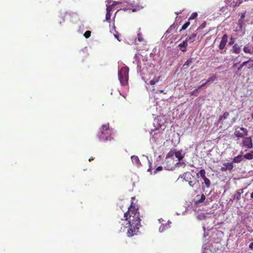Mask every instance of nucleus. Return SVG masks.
<instances>
[{
    "label": "nucleus",
    "instance_id": "obj_1",
    "mask_svg": "<svg viewBox=\"0 0 253 253\" xmlns=\"http://www.w3.org/2000/svg\"><path fill=\"white\" fill-rule=\"evenodd\" d=\"M128 212H129V217L128 222L126 224H128V226H126V228H128L126 234L128 237H130L137 234L138 230L141 226L140 224L141 219L140 213L138 211V209H136L134 207H133L132 205H131L128 208V211L124 213V217L126 220L128 219Z\"/></svg>",
    "mask_w": 253,
    "mask_h": 253
},
{
    "label": "nucleus",
    "instance_id": "obj_2",
    "mask_svg": "<svg viewBox=\"0 0 253 253\" xmlns=\"http://www.w3.org/2000/svg\"><path fill=\"white\" fill-rule=\"evenodd\" d=\"M139 54L136 53L133 57V64L137 65V73L139 74L142 80H144V76L147 75L150 70L154 67L153 64L147 58L142 56V61L144 63L143 67L139 57Z\"/></svg>",
    "mask_w": 253,
    "mask_h": 253
},
{
    "label": "nucleus",
    "instance_id": "obj_3",
    "mask_svg": "<svg viewBox=\"0 0 253 253\" xmlns=\"http://www.w3.org/2000/svg\"><path fill=\"white\" fill-rule=\"evenodd\" d=\"M113 134V128L109 127V124H106L102 126L97 134V136L99 141L105 142L113 139L112 137Z\"/></svg>",
    "mask_w": 253,
    "mask_h": 253
},
{
    "label": "nucleus",
    "instance_id": "obj_4",
    "mask_svg": "<svg viewBox=\"0 0 253 253\" xmlns=\"http://www.w3.org/2000/svg\"><path fill=\"white\" fill-rule=\"evenodd\" d=\"M129 68L125 66L118 71V79L122 85H126L128 83Z\"/></svg>",
    "mask_w": 253,
    "mask_h": 253
},
{
    "label": "nucleus",
    "instance_id": "obj_5",
    "mask_svg": "<svg viewBox=\"0 0 253 253\" xmlns=\"http://www.w3.org/2000/svg\"><path fill=\"white\" fill-rule=\"evenodd\" d=\"M248 131L246 128L237 126L235 128L234 134L235 136L240 138H244V136L248 135Z\"/></svg>",
    "mask_w": 253,
    "mask_h": 253
},
{
    "label": "nucleus",
    "instance_id": "obj_6",
    "mask_svg": "<svg viewBox=\"0 0 253 253\" xmlns=\"http://www.w3.org/2000/svg\"><path fill=\"white\" fill-rule=\"evenodd\" d=\"M243 146L247 149H251L253 148V143L251 137H244L242 140Z\"/></svg>",
    "mask_w": 253,
    "mask_h": 253
},
{
    "label": "nucleus",
    "instance_id": "obj_7",
    "mask_svg": "<svg viewBox=\"0 0 253 253\" xmlns=\"http://www.w3.org/2000/svg\"><path fill=\"white\" fill-rule=\"evenodd\" d=\"M244 193V189L237 190L233 196L232 200L238 202L241 199V195Z\"/></svg>",
    "mask_w": 253,
    "mask_h": 253
},
{
    "label": "nucleus",
    "instance_id": "obj_8",
    "mask_svg": "<svg viewBox=\"0 0 253 253\" xmlns=\"http://www.w3.org/2000/svg\"><path fill=\"white\" fill-rule=\"evenodd\" d=\"M161 119L162 117L159 116L157 118L154 119L153 124L155 127H156V130L161 127L164 124V123L162 122Z\"/></svg>",
    "mask_w": 253,
    "mask_h": 253
},
{
    "label": "nucleus",
    "instance_id": "obj_9",
    "mask_svg": "<svg viewBox=\"0 0 253 253\" xmlns=\"http://www.w3.org/2000/svg\"><path fill=\"white\" fill-rule=\"evenodd\" d=\"M228 41V36L226 34H224L222 37L220 44L219 45V48L220 49H223L224 48L227 42Z\"/></svg>",
    "mask_w": 253,
    "mask_h": 253
},
{
    "label": "nucleus",
    "instance_id": "obj_10",
    "mask_svg": "<svg viewBox=\"0 0 253 253\" xmlns=\"http://www.w3.org/2000/svg\"><path fill=\"white\" fill-rule=\"evenodd\" d=\"M223 165V166L220 169L222 171H226L227 170H231L233 168V162L225 163Z\"/></svg>",
    "mask_w": 253,
    "mask_h": 253
},
{
    "label": "nucleus",
    "instance_id": "obj_11",
    "mask_svg": "<svg viewBox=\"0 0 253 253\" xmlns=\"http://www.w3.org/2000/svg\"><path fill=\"white\" fill-rule=\"evenodd\" d=\"M131 160L132 164L135 165L137 168L141 167L142 165L138 156L135 155L132 156L131 157Z\"/></svg>",
    "mask_w": 253,
    "mask_h": 253
},
{
    "label": "nucleus",
    "instance_id": "obj_12",
    "mask_svg": "<svg viewBox=\"0 0 253 253\" xmlns=\"http://www.w3.org/2000/svg\"><path fill=\"white\" fill-rule=\"evenodd\" d=\"M125 2L128 4V5L132 6L131 10L133 12H135L137 10H140L142 8H143V6H142L141 5H137L136 6H133L132 5L133 2L129 0H125Z\"/></svg>",
    "mask_w": 253,
    "mask_h": 253
},
{
    "label": "nucleus",
    "instance_id": "obj_13",
    "mask_svg": "<svg viewBox=\"0 0 253 253\" xmlns=\"http://www.w3.org/2000/svg\"><path fill=\"white\" fill-rule=\"evenodd\" d=\"M231 51L233 53L239 54L241 51V46L239 45L237 43L234 44L232 46Z\"/></svg>",
    "mask_w": 253,
    "mask_h": 253
},
{
    "label": "nucleus",
    "instance_id": "obj_14",
    "mask_svg": "<svg viewBox=\"0 0 253 253\" xmlns=\"http://www.w3.org/2000/svg\"><path fill=\"white\" fill-rule=\"evenodd\" d=\"M188 46V42L185 40L183 41L181 43H179L178 47H179L180 50L182 52H185L187 50V47Z\"/></svg>",
    "mask_w": 253,
    "mask_h": 253
},
{
    "label": "nucleus",
    "instance_id": "obj_15",
    "mask_svg": "<svg viewBox=\"0 0 253 253\" xmlns=\"http://www.w3.org/2000/svg\"><path fill=\"white\" fill-rule=\"evenodd\" d=\"M204 180V182H202V185H205V186H203L202 189H204L205 188H209L211 186V181L207 177L204 178L202 179Z\"/></svg>",
    "mask_w": 253,
    "mask_h": 253
},
{
    "label": "nucleus",
    "instance_id": "obj_16",
    "mask_svg": "<svg viewBox=\"0 0 253 253\" xmlns=\"http://www.w3.org/2000/svg\"><path fill=\"white\" fill-rule=\"evenodd\" d=\"M171 222L169 220L168 221V223L164 224V223H163L161 226H160V227L159 228V232L162 233V232H163L164 231H165L166 229L169 228L170 227L169 226V224L171 223Z\"/></svg>",
    "mask_w": 253,
    "mask_h": 253
},
{
    "label": "nucleus",
    "instance_id": "obj_17",
    "mask_svg": "<svg viewBox=\"0 0 253 253\" xmlns=\"http://www.w3.org/2000/svg\"><path fill=\"white\" fill-rule=\"evenodd\" d=\"M229 116V113L228 112H225L224 113L222 116H220L219 118V119L218 120L217 124L220 123L221 124H223V122L227 119Z\"/></svg>",
    "mask_w": 253,
    "mask_h": 253
},
{
    "label": "nucleus",
    "instance_id": "obj_18",
    "mask_svg": "<svg viewBox=\"0 0 253 253\" xmlns=\"http://www.w3.org/2000/svg\"><path fill=\"white\" fill-rule=\"evenodd\" d=\"M184 155L185 153L182 150L176 151L175 153V156L179 161L181 160L183 158Z\"/></svg>",
    "mask_w": 253,
    "mask_h": 253
},
{
    "label": "nucleus",
    "instance_id": "obj_19",
    "mask_svg": "<svg viewBox=\"0 0 253 253\" xmlns=\"http://www.w3.org/2000/svg\"><path fill=\"white\" fill-rule=\"evenodd\" d=\"M194 61V58H190L188 59L187 60V61L185 62V63L183 64V69H187Z\"/></svg>",
    "mask_w": 253,
    "mask_h": 253
},
{
    "label": "nucleus",
    "instance_id": "obj_20",
    "mask_svg": "<svg viewBox=\"0 0 253 253\" xmlns=\"http://www.w3.org/2000/svg\"><path fill=\"white\" fill-rule=\"evenodd\" d=\"M66 17H71L72 18H74L75 19V20H74V19L71 20V21L73 22H76L77 20H78L79 19V16L76 13H69L67 12L66 13Z\"/></svg>",
    "mask_w": 253,
    "mask_h": 253
},
{
    "label": "nucleus",
    "instance_id": "obj_21",
    "mask_svg": "<svg viewBox=\"0 0 253 253\" xmlns=\"http://www.w3.org/2000/svg\"><path fill=\"white\" fill-rule=\"evenodd\" d=\"M197 36V34L195 33H193L190 36L187 37L185 40L187 41V42L189 43H192L195 41V39Z\"/></svg>",
    "mask_w": 253,
    "mask_h": 253
},
{
    "label": "nucleus",
    "instance_id": "obj_22",
    "mask_svg": "<svg viewBox=\"0 0 253 253\" xmlns=\"http://www.w3.org/2000/svg\"><path fill=\"white\" fill-rule=\"evenodd\" d=\"M244 160L243 158V155H239L236 157H235L234 159H233V161L232 162H233V164L234 163H239L241 162L242 161Z\"/></svg>",
    "mask_w": 253,
    "mask_h": 253
},
{
    "label": "nucleus",
    "instance_id": "obj_23",
    "mask_svg": "<svg viewBox=\"0 0 253 253\" xmlns=\"http://www.w3.org/2000/svg\"><path fill=\"white\" fill-rule=\"evenodd\" d=\"M192 177V175L190 172H186L184 173L182 177L183 178V180L185 181H189V180H190Z\"/></svg>",
    "mask_w": 253,
    "mask_h": 253
},
{
    "label": "nucleus",
    "instance_id": "obj_24",
    "mask_svg": "<svg viewBox=\"0 0 253 253\" xmlns=\"http://www.w3.org/2000/svg\"><path fill=\"white\" fill-rule=\"evenodd\" d=\"M110 32L114 34V36L115 38H116L118 41H120L119 40V34L116 31V27L114 25H113L112 29L110 30Z\"/></svg>",
    "mask_w": 253,
    "mask_h": 253
},
{
    "label": "nucleus",
    "instance_id": "obj_25",
    "mask_svg": "<svg viewBox=\"0 0 253 253\" xmlns=\"http://www.w3.org/2000/svg\"><path fill=\"white\" fill-rule=\"evenodd\" d=\"M244 159H247L249 160H251L253 159V151H251L250 153L246 154L245 155H243Z\"/></svg>",
    "mask_w": 253,
    "mask_h": 253
},
{
    "label": "nucleus",
    "instance_id": "obj_26",
    "mask_svg": "<svg viewBox=\"0 0 253 253\" xmlns=\"http://www.w3.org/2000/svg\"><path fill=\"white\" fill-rule=\"evenodd\" d=\"M230 1H232L231 4L234 7L239 5L242 2V0H230Z\"/></svg>",
    "mask_w": 253,
    "mask_h": 253
},
{
    "label": "nucleus",
    "instance_id": "obj_27",
    "mask_svg": "<svg viewBox=\"0 0 253 253\" xmlns=\"http://www.w3.org/2000/svg\"><path fill=\"white\" fill-rule=\"evenodd\" d=\"M199 175L202 178V179L207 177L206 176V171L204 169H201L199 173H197V177H199Z\"/></svg>",
    "mask_w": 253,
    "mask_h": 253
},
{
    "label": "nucleus",
    "instance_id": "obj_28",
    "mask_svg": "<svg viewBox=\"0 0 253 253\" xmlns=\"http://www.w3.org/2000/svg\"><path fill=\"white\" fill-rule=\"evenodd\" d=\"M243 50L246 53H252V50L251 48V46L249 44L246 45L244 47Z\"/></svg>",
    "mask_w": 253,
    "mask_h": 253
},
{
    "label": "nucleus",
    "instance_id": "obj_29",
    "mask_svg": "<svg viewBox=\"0 0 253 253\" xmlns=\"http://www.w3.org/2000/svg\"><path fill=\"white\" fill-rule=\"evenodd\" d=\"M206 199V197L204 195V194H202L201 196V197H200V199L197 200L196 202H195V204L197 205H199L200 203H203Z\"/></svg>",
    "mask_w": 253,
    "mask_h": 253
},
{
    "label": "nucleus",
    "instance_id": "obj_30",
    "mask_svg": "<svg viewBox=\"0 0 253 253\" xmlns=\"http://www.w3.org/2000/svg\"><path fill=\"white\" fill-rule=\"evenodd\" d=\"M246 62H247V65H246L249 69H253V59L251 58L249 59L248 61Z\"/></svg>",
    "mask_w": 253,
    "mask_h": 253
},
{
    "label": "nucleus",
    "instance_id": "obj_31",
    "mask_svg": "<svg viewBox=\"0 0 253 253\" xmlns=\"http://www.w3.org/2000/svg\"><path fill=\"white\" fill-rule=\"evenodd\" d=\"M159 78H160L159 77H154L152 80H151L150 81V84L151 85L155 84L156 83H157L159 81Z\"/></svg>",
    "mask_w": 253,
    "mask_h": 253
},
{
    "label": "nucleus",
    "instance_id": "obj_32",
    "mask_svg": "<svg viewBox=\"0 0 253 253\" xmlns=\"http://www.w3.org/2000/svg\"><path fill=\"white\" fill-rule=\"evenodd\" d=\"M216 80V77L215 76H212L210 77L208 80L206 81V83H211L213 82L214 81Z\"/></svg>",
    "mask_w": 253,
    "mask_h": 253
},
{
    "label": "nucleus",
    "instance_id": "obj_33",
    "mask_svg": "<svg viewBox=\"0 0 253 253\" xmlns=\"http://www.w3.org/2000/svg\"><path fill=\"white\" fill-rule=\"evenodd\" d=\"M199 182L198 180H196L195 182L190 180L188 181V184L190 187L194 188L195 185Z\"/></svg>",
    "mask_w": 253,
    "mask_h": 253
},
{
    "label": "nucleus",
    "instance_id": "obj_34",
    "mask_svg": "<svg viewBox=\"0 0 253 253\" xmlns=\"http://www.w3.org/2000/svg\"><path fill=\"white\" fill-rule=\"evenodd\" d=\"M190 25V22L187 21L186 22L182 27L181 29L180 30V31L185 30Z\"/></svg>",
    "mask_w": 253,
    "mask_h": 253
},
{
    "label": "nucleus",
    "instance_id": "obj_35",
    "mask_svg": "<svg viewBox=\"0 0 253 253\" xmlns=\"http://www.w3.org/2000/svg\"><path fill=\"white\" fill-rule=\"evenodd\" d=\"M197 15L198 14L197 12H195L192 13L189 18V20L195 19L197 16Z\"/></svg>",
    "mask_w": 253,
    "mask_h": 253
},
{
    "label": "nucleus",
    "instance_id": "obj_36",
    "mask_svg": "<svg viewBox=\"0 0 253 253\" xmlns=\"http://www.w3.org/2000/svg\"><path fill=\"white\" fill-rule=\"evenodd\" d=\"M175 152L176 151L175 150H171L169 151L167 154V157H172L174 155H175Z\"/></svg>",
    "mask_w": 253,
    "mask_h": 253
},
{
    "label": "nucleus",
    "instance_id": "obj_37",
    "mask_svg": "<svg viewBox=\"0 0 253 253\" xmlns=\"http://www.w3.org/2000/svg\"><path fill=\"white\" fill-rule=\"evenodd\" d=\"M247 65V62L245 61L243 62L240 66L238 68V71H241L244 66Z\"/></svg>",
    "mask_w": 253,
    "mask_h": 253
},
{
    "label": "nucleus",
    "instance_id": "obj_38",
    "mask_svg": "<svg viewBox=\"0 0 253 253\" xmlns=\"http://www.w3.org/2000/svg\"><path fill=\"white\" fill-rule=\"evenodd\" d=\"M91 35V32L90 31H87L85 32L84 36L85 38H88Z\"/></svg>",
    "mask_w": 253,
    "mask_h": 253
},
{
    "label": "nucleus",
    "instance_id": "obj_39",
    "mask_svg": "<svg viewBox=\"0 0 253 253\" xmlns=\"http://www.w3.org/2000/svg\"><path fill=\"white\" fill-rule=\"evenodd\" d=\"M137 39H138V41L139 42H142L143 41V39L142 38V35L141 33H138Z\"/></svg>",
    "mask_w": 253,
    "mask_h": 253
},
{
    "label": "nucleus",
    "instance_id": "obj_40",
    "mask_svg": "<svg viewBox=\"0 0 253 253\" xmlns=\"http://www.w3.org/2000/svg\"><path fill=\"white\" fill-rule=\"evenodd\" d=\"M199 89V88H198V87L197 88L195 89L193 91H192L191 92V95H197V93L198 92V90Z\"/></svg>",
    "mask_w": 253,
    "mask_h": 253
},
{
    "label": "nucleus",
    "instance_id": "obj_41",
    "mask_svg": "<svg viewBox=\"0 0 253 253\" xmlns=\"http://www.w3.org/2000/svg\"><path fill=\"white\" fill-rule=\"evenodd\" d=\"M111 17V13L106 12V20L107 21H109L110 20Z\"/></svg>",
    "mask_w": 253,
    "mask_h": 253
},
{
    "label": "nucleus",
    "instance_id": "obj_42",
    "mask_svg": "<svg viewBox=\"0 0 253 253\" xmlns=\"http://www.w3.org/2000/svg\"><path fill=\"white\" fill-rule=\"evenodd\" d=\"M113 7H112V5H108V6L107 5V8H106L107 12L110 13V12L111 11Z\"/></svg>",
    "mask_w": 253,
    "mask_h": 253
},
{
    "label": "nucleus",
    "instance_id": "obj_43",
    "mask_svg": "<svg viewBox=\"0 0 253 253\" xmlns=\"http://www.w3.org/2000/svg\"><path fill=\"white\" fill-rule=\"evenodd\" d=\"M122 3V1H121V0L120 1H114L113 2V4L111 5L112 6V7H114L116 5L120 4V3Z\"/></svg>",
    "mask_w": 253,
    "mask_h": 253
},
{
    "label": "nucleus",
    "instance_id": "obj_44",
    "mask_svg": "<svg viewBox=\"0 0 253 253\" xmlns=\"http://www.w3.org/2000/svg\"><path fill=\"white\" fill-rule=\"evenodd\" d=\"M163 169V167L162 166H159L157 167L155 171H154L155 173H156L158 171H160Z\"/></svg>",
    "mask_w": 253,
    "mask_h": 253
},
{
    "label": "nucleus",
    "instance_id": "obj_45",
    "mask_svg": "<svg viewBox=\"0 0 253 253\" xmlns=\"http://www.w3.org/2000/svg\"><path fill=\"white\" fill-rule=\"evenodd\" d=\"M234 39L233 38L231 37V39H230V42L228 43V44L229 45H233L234 44Z\"/></svg>",
    "mask_w": 253,
    "mask_h": 253
},
{
    "label": "nucleus",
    "instance_id": "obj_46",
    "mask_svg": "<svg viewBox=\"0 0 253 253\" xmlns=\"http://www.w3.org/2000/svg\"><path fill=\"white\" fill-rule=\"evenodd\" d=\"M206 26V23L204 22L203 23H202L200 26L198 28V29H202L203 28H204Z\"/></svg>",
    "mask_w": 253,
    "mask_h": 253
},
{
    "label": "nucleus",
    "instance_id": "obj_47",
    "mask_svg": "<svg viewBox=\"0 0 253 253\" xmlns=\"http://www.w3.org/2000/svg\"><path fill=\"white\" fill-rule=\"evenodd\" d=\"M243 23V20H241V19H239L238 25L240 28H242Z\"/></svg>",
    "mask_w": 253,
    "mask_h": 253
},
{
    "label": "nucleus",
    "instance_id": "obj_48",
    "mask_svg": "<svg viewBox=\"0 0 253 253\" xmlns=\"http://www.w3.org/2000/svg\"><path fill=\"white\" fill-rule=\"evenodd\" d=\"M207 84H208V83H206V82L205 83H203L202 85L199 86L198 88L200 89L202 87L205 86Z\"/></svg>",
    "mask_w": 253,
    "mask_h": 253
},
{
    "label": "nucleus",
    "instance_id": "obj_49",
    "mask_svg": "<svg viewBox=\"0 0 253 253\" xmlns=\"http://www.w3.org/2000/svg\"><path fill=\"white\" fill-rule=\"evenodd\" d=\"M202 248L204 249V251H203L202 253H206V250L207 248L206 247V245H203Z\"/></svg>",
    "mask_w": 253,
    "mask_h": 253
},
{
    "label": "nucleus",
    "instance_id": "obj_50",
    "mask_svg": "<svg viewBox=\"0 0 253 253\" xmlns=\"http://www.w3.org/2000/svg\"><path fill=\"white\" fill-rule=\"evenodd\" d=\"M174 27H175V26H174V24H173V25H171V26H170V27H169V29L168 30H167V33L169 32V31L170 29H171L172 28H174Z\"/></svg>",
    "mask_w": 253,
    "mask_h": 253
},
{
    "label": "nucleus",
    "instance_id": "obj_51",
    "mask_svg": "<svg viewBox=\"0 0 253 253\" xmlns=\"http://www.w3.org/2000/svg\"><path fill=\"white\" fill-rule=\"evenodd\" d=\"M249 248H250L251 249H252V250H253V242H252V243H250V245H249Z\"/></svg>",
    "mask_w": 253,
    "mask_h": 253
},
{
    "label": "nucleus",
    "instance_id": "obj_52",
    "mask_svg": "<svg viewBox=\"0 0 253 253\" xmlns=\"http://www.w3.org/2000/svg\"><path fill=\"white\" fill-rule=\"evenodd\" d=\"M245 16V14L242 13V15H241L240 19H241V20H242V19L243 18H244Z\"/></svg>",
    "mask_w": 253,
    "mask_h": 253
},
{
    "label": "nucleus",
    "instance_id": "obj_53",
    "mask_svg": "<svg viewBox=\"0 0 253 253\" xmlns=\"http://www.w3.org/2000/svg\"><path fill=\"white\" fill-rule=\"evenodd\" d=\"M158 220L159 223H161V222L164 221V219L163 218H160Z\"/></svg>",
    "mask_w": 253,
    "mask_h": 253
},
{
    "label": "nucleus",
    "instance_id": "obj_54",
    "mask_svg": "<svg viewBox=\"0 0 253 253\" xmlns=\"http://www.w3.org/2000/svg\"><path fill=\"white\" fill-rule=\"evenodd\" d=\"M183 163H181L179 162V163H176V166H178V165H183Z\"/></svg>",
    "mask_w": 253,
    "mask_h": 253
},
{
    "label": "nucleus",
    "instance_id": "obj_55",
    "mask_svg": "<svg viewBox=\"0 0 253 253\" xmlns=\"http://www.w3.org/2000/svg\"><path fill=\"white\" fill-rule=\"evenodd\" d=\"M146 158L148 159V162H149V164L150 165V166L151 165V163L150 162V161L148 159V157L147 156H146Z\"/></svg>",
    "mask_w": 253,
    "mask_h": 253
},
{
    "label": "nucleus",
    "instance_id": "obj_56",
    "mask_svg": "<svg viewBox=\"0 0 253 253\" xmlns=\"http://www.w3.org/2000/svg\"><path fill=\"white\" fill-rule=\"evenodd\" d=\"M251 198L253 199V192L251 194Z\"/></svg>",
    "mask_w": 253,
    "mask_h": 253
},
{
    "label": "nucleus",
    "instance_id": "obj_57",
    "mask_svg": "<svg viewBox=\"0 0 253 253\" xmlns=\"http://www.w3.org/2000/svg\"><path fill=\"white\" fill-rule=\"evenodd\" d=\"M208 236V234H207L206 233H204V237H206Z\"/></svg>",
    "mask_w": 253,
    "mask_h": 253
},
{
    "label": "nucleus",
    "instance_id": "obj_58",
    "mask_svg": "<svg viewBox=\"0 0 253 253\" xmlns=\"http://www.w3.org/2000/svg\"><path fill=\"white\" fill-rule=\"evenodd\" d=\"M176 13L177 15H178L179 13H181V11H180V12H175Z\"/></svg>",
    "mask_w": 253,
    "mask_h": 253
},
{
    "label": "nucleus",
    "instance_id": "obj_59",
    "mask_svg": "<svg viewBox=\"0 0 253 253\" xmlns=\"http://www.w3.org/2000/svg\"><path fill=\"white\" fill-rule=\"evenodd\" d=\"M121 9H123L124 11H126L127 9L126 8H122Z\"/></svg>",
    "mask_w": 253,
    "mask_h": 253
},
{
    "label": "nucleus",
    "instance_id": "obj_60",
    "mask_svg": "<svg viewBox=\"0 0 253 253\" xmlns=\"http://www.w3.org/2000/svg\"><path fill=\"white\" fill-rule=\"evenodd\" d=\"M251 117L253 119V112L251 114Z\"/></svg>",
    "mask_w": 253,
    "mask_h": 253
},
{
    "label": "nucleus",
    "instance_id": "obj_61",
    "mask_svg": "<svg viewBox=\"0 0 253 253\" xmlns=\"http://www.w3.org/2000/svg\"><path fill=\"white\" fill-rule=\"evenodd\" d=\"M93 159V158H91L89 159V161H91V160H92Z\"/></svg>",
    "mask_w": 253,
    "mask_h": 253
},
{
    "label": "nucleus",
    "instance_id": "obj_62",
    "mask_svg": "<svg viewBox=\"0 0 253 253\" xmlns=\"http://www.w3.org/2000/svg\"><path fill=\"white\" fill-rule=\"evenodd\" d=\"M151 170V168H149L148 169V171H150Z\"/></svg>",
    "mask_w": 253,
    "mask_h": 253
},
{
    "label": "nucleus",
    "instance_id": "obj_63",
    "mask_svg": "<svg viewBox=\"0 0 253 253\" xmlns=\"http://www.w3.org/2000/svg\"><path fill=\"white\" fill-rule=\"evenodd\" d=\"M153 131H154V130L153 129H151V131L150 132V134H152V133Z\"/></svg>",
    "mask_w": 253,
    "mask_h": 253
},
{
    "label": "nucleus",
    "instance_id": "obj_64",
    "mask_svg": "<svg viewBox=\"0 0 253 253\" xmlns=\"http://www.w3.org/2000/svg\"><path fill=\"white\" fill-rule=\"evenodd\" d=\"M185 212H186V211H183V212H182V214H183V215H184V214H185Z\"/></svg>",
    "mask_w": 253,
    "mask_h": 253
}]
</instances>
